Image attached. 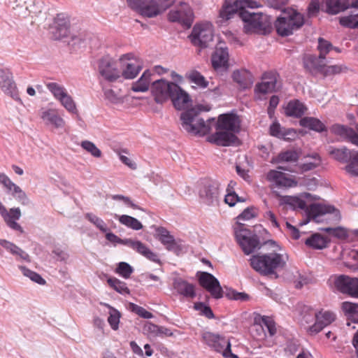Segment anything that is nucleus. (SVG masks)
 <instances>
[{"instance_id": "dca6fc26", "label": "nucleus", "mask_w": 358, "mask_h": 358, "mask_svg": "<svg viewBox=\"0 0 358 358\" xmlns=\"http://www.w3.org/2000/svg\"><path fill=\"white\" fill-rule=\"evenodd\" d=\"M193 17L192 10L185 3H181L175 9L170 10L168 15V18L171 22H178L187 28L190 27Z\"/></svg>"}, {"instance_id": "4be33fe9", "label": "nucleus", "mask_w": 358, "mask_h": 358, "mask_svg": "<svg viewBox=\"0 0 358 358\" xmlns=\"http://www.w3.org/2000/svg\"><path fill=\"white\" fill-rule=\"evenodd\" d=\"M277 85V76L275 73L266 72L262 76V81L257 83L255 87V92L259 99L260 95H265L275 91Z\"/></svg>"}, {"instance_id": "39448f33", "label": "nucleus", "mask_w": 358, "mask_h": 358, "mask_svg": "<svg viewBox=\"0 0 358 358\" xmlns=\"http://www.w3.org/2000/svg\"><path fill=\"white\" fill-rule=\"evenodd\" d=\"M176 0H127L128 6L143 17H155L170 6Z\"/></svg>"}, {"instance_id": "72a5a7b5", "label": "nucleus", "mask_w": 358, "mask_h": 358, "mask_svg": "<svg viewBox=\"0 0 358 358\" xmlns=\"http://www.w3.org/2000/svg\"><path fill=\"white\" fill-rule=\"evenodd\" d=\"M306 106L299 100H293L288 103L285 108V113L290 117H301L305 114Z\"/></svg>"}, {"instance_id": "6ab92c4d", "label": "nucleus", "mask_w": 358, "mask_h": 358, "mask_svg": "<svg viewBox=\"0 0 358 358\" xmlns=\"http://www.w3.org/2000/svg\"><path fill=\"white\" fill-rule=\"evenodd\" d=\"M266 329L271 336L276 333L275 324L272 319L268 317H262L259 322L254 323L251 329V332L254 338L257 340H263L266 336Z\"/></svg>"}, {"instance_id": "052dcab7", "label": "nucleus", "mask_w": 358, "mask_h": 358, "mask_svg": "<svg viewBox=\"0 0 358 358\" xmlns=\"http://www.w3.org/2000/svg\"><path fill=\"white\" fill-rule=\"evenodd\" d=\"M270 134L278 138H285L287 134L291 133V130L284 131L278 122H273L269 128Z\"/></svg>"}, {"instance_id": "ddd939ff", "label": "nucleus", "mask_w": 358, "mask_h": 358, "mask_svg": "<svg viewBox=\"0 0 358 358\" xmlns=\"http://www.w3.org/2000/svg\"><path fill=\"white\" fill-rule=\"evenodd\" d=\"M0 90L5 95L22 103L13 74L9 69L0 68Z\"/></svg>"}, {"instance_id": "412c9836", "label": "nucleus", "mask_w": 358, "mask_h": 358, "mask_svg": "<svg viewBox=\"0 0 358 358\" xmlns=\"http://www.w3.org/2000/svg\"><path fill=\"white\" fill-rule=\"evenodd\" d=\"M0 215L8 227L13 230L23 233L22 227L17 222L21 217V210L19 208H11L8 211L0 201Z\"/></svg>"}, {"instance_id": "aec40b11", "label": "nucleus", "mask_w": 358, "mask_h": 358, "mask_svg": "<svg viewBox=\"0 0 358 358\" xmlns=\"http://www.w3.org/2000/svg\"><path fill=\"white\" fill-rule=\"evenodd\" d=\"M334 285L341 292L358 298V278L341 275L336 278Z\"/></svg>"}, {"instance_id": "b1692460", "label": "nucleus", "mask_w": 358, "mask_h": 358, "mask_svg": "<svg viewBox=\"0 0 358 358\" xmlns=\"http://www.w3.org/2000/svg\"><path fill=\"white\" fill-rule=\"evenodd\" d=\"M173 90L169 99H171L174 107L177 110H184L192 105V99L187 92L176 84L173 86Z\"/></svg>"}, {"instance_id": "774afa93", "label": "nucleus", "mask_w": 358, "mask_h": 358, "mask_svg": "<svg viewBox=\"0 0 358 358\" xmlns=\"http://www.w3.org/2000/svg\"><path fill=\"white\" fill-rule=\"evenodd\" d=\"M0 182L10 192H11L16 185L6 174L2 173H0Z\"/></svg>"}, {"instance_id": "1a4fd4ad", "label": "nucleus", "mask_w": 358, "mask_h": 358, "mask_svg": "<svg viewBox=\"0 0 358 358\" xmlns=\"http://www.w3.org/2000/svg\"><path fill=\"white\" fill-rule=\"evenodd\" d=\"M236 239L245 255H250L260 248L259 239L256 234L239 224L234 229Z\"/></svg>"}, {"instance_id": "680f3d73", "label": "nucleus", "mask_w": 358, "mask_h": 358, "mask_svg": "<svg viewBox=\"0 0 358 358\" xmlns=\"http://www.w3.org/2000/svg\"><path fill=\"white\" fill-rule=\"evenodd\" d=\"M245 199L239 197L235 192H229L224 196V202L229 206H234L237 202H244Z\"/></svg>"}, {"instance_id": "7c9ffc66", "label": "nucleus", "mask_w": 358, "mask_h": 358, "mask_svg": "<svg viewBox=\"0 0 358 358\" xmlns=\"http://www.w3.org/2000/svg\"><path fill=\"white\" fill-rule=\"evenodd\" d=\"M69 26L70 22L67 17L63 14L57 15L55 20L56 38H61L67 36L69 32Z\"/></svg>"}, {"instance_id": "473e14b6", "label": "nucleus", "mask_w": 358, "mask_h": 358, "mask_svg": "<svg viewBox=\"0 0 358 358\" xmlns=\"http://www.w3.org/2000/svg\"><path fill=\"white\" fill-rule=\"evenodd\" d=\"M232 78L234 81L238 83L242 88H247L252 83V74L246 69L234 71Z\"/></svg>"}, {"instance_id": "7ed1b4c3", "label": "nucleus", "mask_w": 358, "mask_h": 358, "mask_svg": "<svg viewBox=\"0 0 358 358\" xmlns=\"http://www.w3.org/2000/svg\"><path fill=\"white\" fill-rule=\"evenodd\" d=\"M279 205L283 208L306 210L308 220L322 222L329 219L327 216L333 215L336 220H340L339 211L332 206L313 203L307 207L306 201L301 197L292 196H280Z\"/></svg>"}, {"instance_id": "0e129e2a", "label": "nucleus", "mask_w": 358, "mask_h": 358, "mask_svg": "<svg viewBox=\"0 0 358 358\" xmlns=\"http://www.w3.org/2000/svg\"><path fill=\"white\" fill-rule=\"evenodd\" d=\"M131 310L138 315L140 317L145 319H150L153 317L152 314L146 310L144 308L136 305L134 303H130Z\"/></svg>"}, {"instance_id": "a878e982", "label": "nucleus", "mask_w": 358, "mask_h": 358, "mask_svg": "<svg viewBox=\"0 0 358 358\" xmlns=\"http://www.w3.org/2000/svg\"><path fill=\"white\" fill-rule=\"evenodd\" d=\"M157 236L159 241L165 245L168 250L172 251L176 254L181 250L180 245L165 228L162 227H158L157 229Z\"/></svg>"}, {"instance_id": "0eeeda50", "label": "nucleus", "mask_w": 358, "mask_h": 358, "mask_svg": "<svg viewBox=\"0 0 358 358\" xmlns=\"http://www.w3.org/2000/svg\"><path fill=\"white\" fill-rule=\"evenodd\" d=\"M119 62L106 55L99 59L97 70L101 78L108 83L122 80L121 69L118 67Z\"/></svg>"}, {"instance_id": "393cba45", "label": "nucleus", "mask_w": 358, "mask_h": 358, "mask_svg": "<svg viewBox=\"0 0 358 358\" xmlns=\"http://www.w3.org/2000/svg\"><path fill=\"white\" fill-rule=\"evenodd\" d=\"M208 141L220 146H229L237 141L236 136L233 132L224 130L217 131L208 136Z\"/></svg>"}, {"instance_id": "bb28decb", "label": "nucleus", "mask_w": 358, "mask_h": 358, "mask_svg": "<svg viewBox=\"0 0 358 358\" xmlns=\"http://www.w3.org/2000/svg\"><path fill=\"white\" fill-rule=\"evenodd\" d=\"M173 289L177 293L187 299L196 296L195 286L182 278H176L173 282Z\"/></svg>"}, {"instance_id": "4d7b16f0", "label": "nucleus", "mask_w": 358, "mask_h": 358, "mask_svg": "<svg viewBox=\"0 0 358 358\" xmlns=\"http://www.w3.org/2000/svg\"><path fill=\"white\" fill-rule=\"evenodd\" d=\"M13 196L22 205H29L30 201L26 193L18 186L15 185L11 191Z\"/></svg>"}, {"instance_id": "603ef678", "label": "nucleus", "mask_w": 358, "mask_h": 358, "mask_svg": "<svg viewBox=\"0 0 358 358\" xmlns=\"http://www.w3.org/2000/svg\"><path fill=\"white\" fill-rule=\"evenodd\" d=\"M321 229L327 232L330 235L342 240L346 239L349 236L348 229L341 227L336 228L327 227Z\"/></svg>"}, {"instance_id": "20e7f679", "label": "nucleus", "mask_w": 358, "mask_h": 358, "mask_svg": "<svg viewBox=\"0 0 358 358\" xmlns=\"http://www.w3.org/2000/svg\"><path fill=\"white\" fill-rule=\"evenodd\" d=\"M288 255L280 253L278 250L271 252L252 255L250 259V266L262 276L278 278V272L287 266Z\"/></svg>"}, {"instance_id": "5fc2aeb1", "label": "nucleus", "mask_w": 358, "mask_h": 358, "mask_svg": "<svg viewBox=\"0 0 358 358\" xmlns=\"http://www.w3.org/2000/svg\"><path fill=\"white\" fill-rule=\"evenodd\" d=\"M85 217L102 232H107L108 231V228L105 222L96 215L88 213L85 215Z\"/></svg>"}, {"instance_id": "338daca9", "label": "nucleus", "mask_w": 358, "mask_h": 358, "mask_svg": "<svg viewBox=\"0 0 358 358\" xmlns=\"http://www.w3.org/2000/svg\"><path fill=\"white\" fill-rule=\"evenodd\" d=\"M303 64L305 68L309 70L310 71L319 69V66L317 64V59L314 56L310 55L305 58Z\"/></svg>"}, {"instance_id": "2f4dec72", "label": "nucleus", "mask_w": 358, "mask_h": 358, "mask_svg": "<svg viewBox=\"0 0 358 358\" xmlns=\"http://www.w3.org/2000/svg\"><path fill=\"white\" fill-rule=\"evenodd\" d=\"M152 73L149 70H146L143 72L140 78L133 83L131 85V90L135 92H145L149 90V87L151 83Z\"/></svg>"}, {"instance_id": "8fccbe9b", "label": "nucleus", "mask_w": 358, "mask_h": 358, "mask_svg": "<svg viewBox=\"0 0 358 358\" xmlns=\"http://www.w3.org/2000/svg\"><path fill=\"white\" fill-rule=\"evenodd\" d=\"M81 148L86 152L90 153L92 156L96 158H99L102 156V152L96 145L92 141L85 140L80 143Z\"/></svg>"}, {"instance_id": "f257e3e1", "label": "nucleus", "mask_w": 358, "mask_h": 358, "mask_svg": "<svg viewBox=\"0 0 358 358\" xmlns=\"http://www.w3.org/2000/svg\"><path fill=\"white\" fill-rule=\"evenodd\" d=\"M180 120L182 128L194 135L204 136L208 134L213 124L215 125L216 130H224L234 134L238 133L240 129L238 118L234 114H222L216 122L215 118H209L205 122L194 109H191L182 113Z\"/></svg>"}, {"instance_id": "e2e57ef3", "label": "nucleus", "mask_w": 358, "mask_h": 358, "mask_svg": "<svg viewBox=\"0 0 358 358\" xmlns=\"http://www.w3.org/2000/svg\"><path fill=\"white\" fill-rule=\"evenodd\" d=\"M194 307L196 310L201 311V314L206 316L207 318H214L215 316L211 308L209 306H206L203 303H195Z\"/></svg>"}, {"instance_id": "6e6d98bb", "label": "nucleus", "mask_w": 358, "mask_h": 358, "mask_svg": "<svg viewBox=\"0 0 358 358\" xmlns=\"http://www.w3.org/2000/svg\"><path fill=\"white\" fill-rule=\"evenodd\" d=\"M134 268L127 262H120L115 269V273L122 278L127 279L133 273Z\"/></svg>"}, {"instance_id": "09e8293b", "label": "nucleus", "mask_w": 358, "mask_h": 358, "mask_svg": "<svg viewBox=\"0 0 358 358\" xmlns=\"http://www.w3.org/2000/svg\"><path fill=\"white\" fill-rule=\"evenodd\" d=\"M108 285L117 292L121 294H129L130 291L125 282L115 278H110L107 280Z\"/></svg>"}, {"instance_id": "9b49d317", "label": "nucleus", "mask_w": 358, "mask_h": 358, "mask_svg": "<svg viewBox=\"0 0 358 358\" xmlns=\"http://www.w3.org/2000/svg\"><path fill=\"white\" fill-rule=\"evenodd\" d=\"M202 338L208 345L222 353L224 357L238 358L237 355L231 352L230 342L225 337L206 331L202 334Z\"/></svg>"}, {"instance_id": "c9c22d12", "label": "nucleus", "mask_w": 358, "mask_h": 358, "mask_svg": "<svg viewBox=\"0 0 358 358\" xmlns=\"http://www.w3.org/2000/svg\"><path fill=\"white\" fill-rule=\"evenodd\" d=\"M300 126L309 129L322 132L326 129L324 124L317 118L313 117H304L299 120Z\"/></svg>"}, {"instance_id": "13d9d810", "label": "nucleus", "mask_w": 358, "mask_h": 358, "mask_svg": "<svg viewBox=\"0 0 358 358\" xmlns=\"http://www.w3.org/2000/svg\"><path fill=\"white\" fill-rule=\"evenodd\" d=\"M333 49L332 44L322 38L318 39L319 58L324 59L325 56Z\"/></svg>"}, {"instance_id": "3c124183", "label": "nucleus", "mask_w": 358, "mask_h": 358, "mask_svg": "<svg viewBox=\"0 0 358 358\" xmlns=\"http://www.w3.org/2000/svg\"><path fill=\"white\" fill-rule=\"evenodd\" d=\"M299 159L298 153L294 150H287L280 152L277 157V162H296Z\"/></svg>"}, {"instance_id": "9d476101", "label": "nucleus", "mask_w": 358, "mask_h": 358, "mask_svg": "<svg viewBox=\"0 0 358 358\" xmlns=\"http://www.w3.org/2000/svg\"><path fill=\"white\" fill-rule=\"evenodd\" d=\"M213 26L210 22L196 24L189 36L191 42L201 48H207L213 39Z\"/></svg>"}, {"instance_id": "864d4df0", "label": "nucleus", "mask_w": 358, "mask_h": 358, "mask_svg": "<svg viewBox=\"0 0 358 358\" xmlns=\"http://www.w3.org/2000/svg\"><path fill=\"white\" fill-rule=\"evenodd\" d=\"M340 24L351 29L358 27V13L357 14L349 15L340 19Z\"/></svg>"}, {"instance_id": "37998d69", "label": "nucleus", "mask_w": 358, "mask_h": 358, "mask_svg": "<svg viewBox=\"0 0 358 358\" xmlns=\"http://www.w3.org/2000/svg\"><path fill=\"white\" fill-rule=\"evenodd\" d=\"M101 304L109 308V316L108 317V322L110 327L113 330H117L119 328V322L121 317L120 313L113 307L110 306L108 303H101Z\"/></svg>"}, {"instance_id": "5701e85b", "label": "nucleus", "mask_w": 358, "mask_h": 358, "mask_svg": "<svg viewBox=\"0 0 358 358\" xmlns=\"http://www.w3.org/2000/svg\"><path fill=\"white\" fill-rule=\"evenodd\" d=\"M266 179L273 185L278 187H292L297 184L291 176L278 170L269 171L266 175Z\"/></svg>"}, {"instance_id": "bf43d9fd", "label": "nucleus", "mask_w": 358, "mask_h": 358, "mask_svg": "<svg viewBox=\"0 0 358 358\" xmlns=\"http://www.w3.org/2000/svg\"><path fill=\"white\" fill-rule=\"evenodd\" d=\"M24 275L30 278L32 281L39 284L45 285V280L37 273L27 268L24 266L20 267Z\"/></svg>"}, {"instance_id": "c85d7f7f", "label": "nucleus", "mask_w": 358, "mask_h": 358, "mask_svg": "<svg viewBox=\"0 0 358 358\" xmlns=\"http://www.w3.org/2000/svg\"><path fill=\"white\" fill-rule=\"evenodd\" d=\"M357 130L349 128L346 126L336 124L332 127L333 131L343 138H348L352 144L358 146V124Z\"/></svg>"}, {"instance_id": "58836bf2", "label": "nucleus", "mask_w": 358, "mask_h": 358, "mask_svg": "<svg viewBox=\"0 0 358 358\" xmlns=\"http://www.w3.org/2000/svg\"><path fill=\"white\" fill-rule=\"evenodd\" d=\"M305 243L308 247L316 250H322L327 245L326 238L319 234L312 235L306 240Z\"/></svg>"}, {"instance_id": "4468645a", "label": "nucleus", "mask_w": 358, "mask_h": 358, "mask_svg": "<svg viewBox=\"0 0 358 358\" xmlns=\"http://www.w3.org/2000/svg\"><path fill=\"white\" fill-rule=\"evenodd\" d=\"M220 186L217 181H208L199 190L201 202L208 206L218 205L220 199Z\"/></svg>"}, {"instance_id": "f8f14e48", "label": "nucleus", "mask_w": 358, "mask_h": 358, "mask_svg": "<svg viewBox=\"0 0 358 358\" xmlns=\"http://www.w3.org/2000/svg\"><path fill=\"white\" fill-rule=\"evenodd\" d=\"M122 78L133 79L143 69V62L132 53L122 55L118 59Z\"/></svg>"}, {"instance_id": "cd10ccee", "label": "nucleus", "mask_w": 358, "mask_h": 358, "mask_svg": "<svg viewBox=\"0 0 358 358\" xmlns=\"http://www.w3.org/2000/svg\"><path fill=\"white\" fill-rule=\"evenodd\" d=\"M229 52L224 44L220 43L212 55V64L215 69L228 66Z\"/></svg>"}, {"instance_id": "de8ad7c7", "label": "nucleus", "mask_w": 358, "mask_h": 358, "mask_svg": "<svg viewBox=\"0 0 358 358\" xmlns=\"http://www.w3.org/2000/svg\"><path fill=\"white\" fill-rule=\"evenodd\" d=\"M60 104L70 113L78 114L76 103L72 96L66 93L59 101Z\"/></svg>"}, {"instance_id": "a211bd4d", "label": "nucleus", "mask_w": 358, "mask_h": 358, "mask_svg": "<svg viewBox=\"0 0 358 358\" xmlns=\"http://www.w3.org/2000/svg\"><path fill=\"white\" fill-rule=\"evenodd\" d=\"M201 286L206 289L216 299L223 296V290L218 280L211 273L202 272L199 278Z\"/></svg>"}, {"instance_id": "4c0bfd02", "label": "nucleus", "mask_w": 358, "mask_h": 358, "mask_svg": "<svg viewBox=\"0 0 358 358\" xmlns=\"http://www.w3.org/2000/svg\"><path fill=\"white\" fill-rule=\"evenodd\" d=\"M115 218L117 219L120 224L126 226L128 228L138 231L143 228V224L135 217L127 215H115Z\"/></svg>"}, {"instance_id": "c756f323", "label": "nucleus", "mask_w": 358, "mask_h": 358, "mask_svg": "<svg viewBox=\"0 0 358 358\" xmlns=\"http://www.w3.org/2000/svg\"><path fill=\"white\" fill-rule=\"evenodd\" d=\"M41 117L46 124H52L55 128H62L65 125V121L58 115L55 109L43 111Z\"/></svg>"}, {"instance_id": "a19ab883", "label": "nucleus", "mask_w": 358, "mask_h": 358, "mask_svg": "<svg viewBox=\"0 0 358 358\" xmlns=\"http://www.w3.org/2000/svg\"><path fill=\"white\" fill-rule=\"evenodd\" d=\"M341 308L345 315L355 322H358V303L344 301L341 304Z\"/></svg>"}, {"instance_id": "2eb2a0df", "label": "nucleus", "mask_w": 358, "mask_h": 358, "mask_svg": "<svg viewBox=\"0 0 358 358\" xmlns=\"http://www.w3.org/2000/svg\"><path fill=\"white\" fill-rule=\"evenodd\" d=\"M315 323L307 329L308 333L311 336L316 335L333 323L336 319V315L331 310L321 309L315 313Z\"/></svg>"}, {"instance_id": "e433bc0d", "label": "nucleus", "mask_w": 358, "mask_h": 358, "mask_svg": "<svg viewBox=\"0 0 358 358\" xmlns=\"http://www.w3.org/2000/svg\"><path fill=\"white\" fill-rule=\"evenodd\" d=\"M0 245L6 250L9 251L12 255L17 256L21 259L29 262V255L20 248L14 243L6 240L1 239Z\"/></svg>"}, {"instance_id": "f03ea898", "label": "nucleus", "mask_w": 358, "mask_h": 358, "mask_svg": "<svg viewBox=\"0 0 358 358\" xmlns=\"http://www.w3.org/2000/svg\"><path fill=\"white\" fill-rule=\"evenodd\" d=\"M260 6L261 4L255 0H233L227 1L220 14L223 18L228 20L233 14L238 13L239 17L246 23L244 26L246 33L260 31L265 28L262 13H250L246 10Z\"/></svg>"}, {"instance_id": "69168bd1", "label": "nucleus", "mask_w": 358, "mask_h": 358, "mask_svg": "<svg viewBox=\"0 0 358 358\" xmlns=\"http://www.w3.org/2000/svg\"><path fill=\"white\" fill-rule=\"evenodd\" d=\"M346 171L352 176H358V151L352 157V162L346 166Z\"/></svg>"}, {"instance_id": "49530a36", "label": "nucleus", "mask_w": 358, "mask_h": 358, "mask_svg": "<svg viewBox=\"0 0 358 358\" xmlns=\"http://www.w3.org/2000/svg\"><path fill=\"white\" fill-rule=\"evenodd\" d=\"M46 87L57 101L68 93L64 86L57 83H49L46 85Z\"/></svg>"}, {"instance_id": "ea45409f", "label": "nucleus", "mask_w": 358, "mask_h": 358, "mask_svg": "<svg viewBox=\"0 0 358 358\" xmlns=\"http://www.w3.org/2000/svg\"><path fill=\"white\" fill-rule=\"evenodd\" d=\"M186 78L192 83L195 84L200 88H206L208 85V82L197 71H191L185 75Z\"/></svg>"}, {"instance_id": "c03bdc74", "label": "nucleus", "mask_w": 358, "mask_h": 358, "mask_svg": "<svg viewBox=\"0 0 358 358\" xmlns=\"http://www.w3.org/2000/svg\"><path fill=\"white\" fill-rule=\"evenodd\" d=\"M103 95L106 100L111 104H120L124 102V97L120 91H114L112 89L103 88Z\"/></svg>"}, {"instance_id": "a18cd8bd", "label": "nucleus", "mask_w": 358, "mask_h": 358, "mask_svg": "<svg viewBox=\"0 0 358 358\" xmlns=\"http://www.w3.org/2000/svg\"><path fill=\"white\" fill-rule=\"evenodd\" d=\"M326 11L331 15H336L345 10L348 6L343 4L340 0H325Z\"/></svg>"}, {"instance_id": "f704fd0d", "label": "nucleus", "mask_w": 358, "mask_h": 358, "mask_svg": "<svg viewBox=\"0 0 358 358\" xmlns=\"http://www.w3.org/2000/svg\"><path fill=\"white\" fill-rule=\"evenodd\" d=\"M355 153L356 152L352 153L345 147H342L340 148H331L329 150L330 155L336 160L341 162H347L349 160H350L351 162Z\"/></svg>"}, {"instance_id": "423d86ee", "label": "nucleus", "mask_w": 358, "mask_h": 358, "mask_svg": "<svg viewBox=\"0 0 358 358\" xmlns=\"http://www.w3.org/2000/svg\"><path fill=\"white\" fill-rule=\"evenodd\" d=\"M304 24L303 15L292 9H283L282 15L275 22L277 33L281 36L292 34Z\"/></svg>"}, {"instance_id": "6e6552de", "label": "nucleus", "mask_w": 358, "mask_h": 358, "mask_svg": "<svg viewBox=\"0 0 358 358\" xmlns=\"http://www.w3.org/2000/svg\"><path fill=\"white\" fill-rule=\"evenodd\" d=\"M106 238L108 241L111 243L122 244L131 248L152 262H159L157 255L151 251L144 243L140 241L133 240L131 238L121 239L112 232L106 233Z\"/></svg>"}, {"instance_id": "f3484780", "label": "nucleus", "mask_w": 358, "mask_h": 358, "mask_svg": "<svg viewBox=\"0 0 358 358\" xmlns=\"http://www.w3.org/2000/svg\"><path fill=\"white\" fill-rule=\"evenodd\" d=\"M173 85H176V83L164 79L153 81L151 86V92L155 101L157 103H163L167 101L173 92Z\"/></svg>"}, {"instance_id": "79ce46f5", "label": "nucleus", "mask_w": 358, "mask_h": 358, "mask_svg": "<svg viewBox=\"0 0 358 358\" xmlns=\"http://www.w3.org/2000/svg\"><path fill=\"white\" fill-rule=\"evenodd\" d=\"M321 164V158L318 154L314 153L306 157V161L300 165L303 171H308L315 169Z\"/></svg>"}]
</instances>
